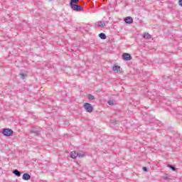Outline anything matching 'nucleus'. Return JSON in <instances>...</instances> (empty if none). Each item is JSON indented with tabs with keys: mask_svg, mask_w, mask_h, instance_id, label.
<instances>
[{
	"mask_svg": "<svg viewBox=\"0 0 182 182\" xmlns=\"http://www.w3.org/2000/svg\"><path fill=\"white\" fill-rule=\"evenodd\" d=\"M2 134L6 137H9L14 134V130L9 128L3 129Z\"/></svg>",
	"mask_w": 182,
	"mask_h": 182,
	"instance_id": "obj_1",
	"label": "nucleus"
},
{
	"mask_svg": "<svg viewBox=\"0 0 182 182\" xmlns=\"http://www.w3.org/2000/svg\"><path fill=\"white\" fill-rule=\"evenodd\" d=\"M83 107L87 113H92V112H93V106L89 102H85Z\"/></svg>",
	"mask_w": 182,
	"mask_h": 182,
	"instance_id": "obj_2",
	"label": "nucleus"
},
{
	"mask_svg": "<svg viewBox=\"0 0 182 182\" xmlns=\"http://www.w3.org/2000/svg\"><path fill=\"white\" fill-rule=\"evenodd\" d=\"M70 8L73 11H75V12H82V11H83V7L77 4L70 6Z\"/></svg>",
	"mask_w": 182,
	"mask_h": 182,
	"instance_id": "obj_3",
	"label": "nucleus"
},
{
	"mask_svg": "<svg viewBox=\"0 0 182 182\" xmlns=\"http://www.w3.org/2000/svg\"><path fill=\"white\" fill-rule=\"evenodd\" d=\"M122 59L127 61L132 60V55L129 53H124L122 54Z\"/></svg>",
	"mask_w": 182,
	"mask_h": 182,
	"instance_id": "obj_4",
	"label": "nucleus"
},
{
	"mask_svg": "<svg viewBox=\"0 0 182 182\" xmlns=\"http://www.w3.org/2000/svg\"><path fill=\"white\" fill-rule=\"evenodd\" d=\"M125 23H132L133 22V18H132L131 16H127L124 19Z\"/></svg>",
	"mask_w": 182,
	"mask_h": 182,
	"instance_id": "obj_5",
	"label": "nucleus"
},
{
	"mask_svg": "<svg viewBox=\"0 0 182 182\" xmlns=\"http://www.w3.org/2000/svg\"><path fill=\"white\" fill-rule=\"evenodd\" d=\"M112 70H113L114 72H117V73H120V72H122V70H121V68H120V66H119V65H114V66H113Z\"/></svg>",
	"mask_w": 182,
	"mask_h": 182,
	"instance_id": "obj_6",
	"label": "nucleus"
},
{
	"mask_svg": "<svg viewBox=\"0 0 182 182\" xmlns=\"http://www.w3.org/2000/svg\"><path fill=\"white\" fill-rule=\"evenodd\" d=\"M31 133L34 134V136H39L41 134V132L37 129H31Z\"/></svg>",
	"mask_w": 182,
	"mask_h": 182,
	"instance_id": "obj_7",
	"label": "nucleus"
},
{
	"mask_svg": "<svg viewBox=\"0 0 182 182\" xmlns=\"http://www.w3.org/2000/svg\"><path fill=\"white\" fill-rule=\"evenodd\" d=\"M23 180H25L26 181H28L31 178V175L28 173H23L22 176Z\"/></svg>",
	"mask_w": 182,
	"mask_h": 182,
	"instance_id": "obj_8",
	"label": "nucleus"
},
{
	"mask_svg": "<svg viewBox=\"0 0 182 182\" xmlns=\"http://www.w3.org/2000/svg\"><path fill=\"white\" fill-rule=\"evenodd\" d=\"M144 39H151V36L149 33H145L143 35Z\"/></svg>",
	"mask_w": 182,
	"mask_h": 182,
	"instance_id": "obj_9",
	"label": "nucleus"
},
{
	"mask_svg": "<svg viewBox=\"0 0 182 182\" xmlns=\"http://www.w3.org/2000/svg\"><path fill=\"white\" fill-rule=\"evenodd\" d=\"M70 157H71V159H76L77 157V152L72 151L70 153Z\"/></svg>",
	"mask_w": 182,
	"mask_h": 182,
	"instance_id": "obj_10",
	"label": "nucleus"
},
{
	"mask_svg": "<svg viewBox=\"0 0 182 182\" xmlns=\"http://www.w3.org/2000/svg\"><path fill=\"white\" fill-rule=\"evenodd\" d=\"M13 174H15L17 177H21V171H19L18 169L14 170Z\"/></svg>",
	"mask_w": 182,
	"mask_h": 182,
	"instance_id": "obj_11",
	"label": "nucleus"
},
{
	"mask_svg": "<svg viewBox=\"0 0 182 182\" xmlns=\"http://www.w3.org/2000/svg\"><path fill=\"white\" fill-rule=\"evenodd\" d=\"M99 28H105L106 26V23L105 21H98Z\"/></svg>",
	"mask_w": 182,
	"mask_h": 182,
	"instance_id": "obj_12",
	"label": "nucleus"
},
{
	"mask_svg": "<svg viewBox=\"0 0 182 182\" xmlns=\"http://www.w3.org/2000/svg\"><path fill=\"white\" fill-rule=\"evenodd\" d=\"M79 2V0H70V6L73 5H76Z\"/></svg>",
	"mask_w": 182,
	"mask_h": 182,
	"instance_id": "obj_13",
	"label": "nucleus"
},
{
	"mask_svg": "<svg viewBox=\"0 0 182 182\" xmlns=\"http://www.w3.org/2000/svg\"><path fill=\"white\" fill-rule=\"evenodd\" d=\"M99 38H100V39H106L107 36L106 34H105V33H101L99 34Z\"/></svg>",
	"mask_w": 182,
	"mask_h": 182,
	"instance_id": "obj_14",
	"label": "nucleus"
},
{
	"mask_svg": "<svg viewBox=\"0 0 182 182\" xmlns=\"http://www.w3.org/2000/svg\"><path fill=\"white\" fill-rule=\"evenodd\" d=\"M77 157H79L80 159H82V158L85 157L84 152L77 153Z\"/></svg>",
	"mask_w": 182,
	"mask_h": 182,
	"instance_id": "obj_15",
	"label": "nucleus"
},
{
	"mask_svg": "<svg viewBox=\"0 0 182 182\" xmlns=\"http://www.w3.org/2000/svg\"><path fill=\"white\" fill-rule=\"evenodd\" d=\"M87 99H89L90 100H95V96L92 95L91 94H88Z\"/></svg>",
	"mask_w": 182,
	"mask_h": 182,
	"instance_id": "obj_16",
	"label": "nucleus"
},
{
	"mask_svg": "<svg viewBox=\"0 0 182 182\" xmlns=\"http://www.w3.org/2000/svg\"><path fill=\"white\" fill-rule=\"evenodd\" d=\"M168 167L169 168H171V170H172L173 171H176V166H173V165H171V164H168Z\"/></svg>",
	"mask_w": 182,
	"mask_h": 182,
	"instance_id": "obj_17",
	"label": "nucleus"
},
{
	"mask_svg": "<svg viewBox=\"0 0 182 182\" xmlns=\"http://www.w3.org/2000/svg\"><path fill=\"white\" fill-rule=\"evenodd\" d=\"M20 76L21 79H25L26 77V75H25L23 73H21Z\"/></svg>",
	"mask_w": 182,
	"mask_h": 182,
	"instance_id": "obj_18",
	"label": "nucleus"
},
{
	"mask_svg": "<svg viewBox=\"0 0 182 182\" xmlns=\"http://www.w3.org/2000/svg\"><path fill=\"white\" fill-rule=\"evenodd\" d=\"M107 103L109 106H113V105H114V102H113V100H109Z\"/></svg>",
	"mask_w": 182,
	"mask_h": 182,
	"instance_id": "obj_19",
	"label": "nucleus"
},
{
	"mask_svg": "<svg viewBox=\"0 0 182 182\" xmlns=\"http://www.w3.org/2000/svg\"><path fill=\"white\" fill-rule=\"evenodd\" d=\"M142 170H144V171H147V167H146V166H144L143 168H142Z\"/></svg>",
	"mask_w": 182,
	"mask_h": 182,
	"instance_id": "obj_20",
	"label": "nucleus"
},
{
	"mask_svg": "<svg viewBox=\"0 0 182 182\" xmlns=\"http://www.w3.org/2000/svg\"><path fill=\"white\" fill-rule=\"evenodd\" d=\"M178 4H179L180 6H182V0H179Z\"/></svg>",
	"mask_w": 182,
	"mask_h": 182,
	"instance_id": "obj_21",
	"label": "nucleus"
}]
</instances>
